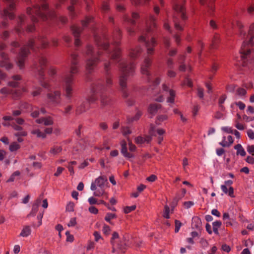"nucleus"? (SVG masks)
<instances>
[{"label": "nucleus", "instance_id": "obj_1", "mask_svg": "<svg viewBox=\"0 0 254 254\" xmlns=\"http://www.w3.org/2000/svg\"><path fill=\"white\" fill-rule=\"evenodd\" d=\"M121 32L118 28L114 30L112 38L103 33L101 36L94 35L95 40L99 50H104L106 54L115 62L119 63L121 74L119 76L120 90L124 98H127L128 94L127 91V81L129 76L133 74L135 69L134 63L121 59V49L118 47L120 44Z\"/></svg>", "mask_w": 254, "mask_h": 254}, {"label": "nucleus", "instance_id": "obj_2", "mask_svg": "<svg viewBox=\"0 0 254 254\" xmlns=\"http://www.w3.org/2000/svg\"><path fill=\"white\" fill-rule=\"evenodd\" d=\"M86 70L88 73H91L97 63L102 60L105 61L104 64V70L105 76V80H99L92 86V95L89 98V103H94L97 99L96 94L99 93H102L110 88L113 85L112 75L111 72V63L106 61L101 58L100 51H96L94 48L91 46H88L86 52Z\"/></svg>", "mask_w": 254, "mask_h": 254}, {"label": "nucleus", "instance_id": "obj_3", "mask_svg": "<svg viewBox=\"0 0 254 254\" xmlns=\"http://www.w3.org/2000/svg\"><path fill=\"white\" fill-rule=\"evenodd\" d=\"M156 27V19L153 16L151 15L149 21L147 22L146 30L142 32L138 39L140 42L145 43L147 54V56L145 58L143 63L141 65V72L142 74L146 76L148 82L151 83L154 86L159 84L160 80L159 78H154L149 71V68L151 64V59L149 56L153 54L154 47L156 45L157 42L153 37H151L149 40V36L148 35L153 33Z\"/></svg>", "mask_w": 254, "mask_h": 254}, {"label": "nucleus", "instance_id": "obj_4", "mask_svg": "<svg viewBox=\"0 0 254 254\" xmlns=\"http://www.w3.org/2000/svg\"><path fill=\"white\" fill-rule=\"evenodd\" d=\"M234 26L238 28L240 36L244 39L240 50L242 59H249L254 61V23L250 25L247 34L243 29L244 25L240 21H236Z\"/></svg>", "mask_w": 254, "mask_h": 254}, {"label": "nucleus", "instance_id": "obj_5", "mask_svg": "<svg viewBox=\"0 0 254 254\" xmlns=\"http://www.w3.org/2000/svg\"><path fill=\"white\" fill-rule=\"evenodd\" d=\"M27 13L34 23L37 22L39 18L45 21L49 18H54L56 16L55 12L48 7V0H35L33 7H28Z\"/></svg>", "mask_w": 254, "mask_h": 254}, {"label": "nucleus", "instance_id": "obj_6", "mask_svg": "<svg viewBox=\"0 0 254 254\" xmlns=\"http://www.w3.org/2000/svg\"><path fill=\"white\" fill-rule=\"evenodd\" d=\"M78 55L72 53L70 55L69 71L66 72L63 77V86L65 91V96L68 100V103L70 102L72 96L73 89L72 85L73 84V74L78 72L77 65L78 64Z\"/></svg>", "mask_w": 254, "mask_h": 254}, {"label": "nucleus", "instance_id": "obj_7", "mask_svg": "<svg viewBox=\"0 0 254 254\" xmlns=\"http://www.w3.org/2000/svg\"><path fill=\"white\" fill-rule=\"evenodd\" d=\"M49 45V42L46 38L40 36L35 39H30L28 43L20 49L19 53L17 64L20 69H22L24 65V58L30 53V50L36 52L40 47L45 48Z\"/></svg>", "mask_w": 254, "mask_h": 254}, {"label": "nucleus", "instance_id": "obj_8", "mask_svg": "<svg viewBox=\"0 0 254 254\" xmlns=\"http://www.w3.org/2000/svg\"><path fill=\"white\" fill-rule=\"evenodd\" d=\"M108 184L107 178L106 176H101L91 183L90 189L93 191L96 190L93 193L95 196L100 197L103 194H106L105 190L109 187Z\"/></svg>", "mask_w": 254, "mask_h": 254}, {"label": "nucleus", "instance_id": "obj_9", "mask_svg": "<svg viewBox=\"0 0 254 254\" xmlns=\"http://www.w3.org/2000/svg\"><path fill=\"white\" fill-rule=\"evenodd\" d=\"M38 62L34 64V68L40 76L41 85L45 89L49 90L50 89L49 83L44 80V73L47 65V60L43 55L40 54L38 58Z\"/></svg>", "mask_w": 254, "mask_h": 254}, {"label": "nucleus", "instance_id": "obj_10", "mask_svg": "<svg viewBox=\"0 0 254 254\" xmlns=\"http://www.w3.org/2000/svg\"><path fill=\"white\" fill-rule=\"evenodd\" d=\"M6 48V46L5 44H0V57L2 59L0 62V66L4 67L6 69L8 70L12 68V65L8 62V56L3 52Z\"/></svg>", "mask_w": 254, "mask_h": 254}, {"label": "nucleus", "instance_id": "obj_11", "mask_svg": "<svg viewBox=\"0 0 254 254\" xmlns=\"http://www.w3.org/2000/svg\"><path fill=\"white\" fill-rule=\"evenodd\" d=\"M8 4V7L4 9L2 16L3 18L9 17L10 19L14 18L13 10L15 8L16 0H5Z\"/></svg>", "mask_w": 254, "mask_h": 254}, {"label": "nucleus", "instance_id": "obj_12", "mask_svg": "<svg viewBox=\"0 0 254 254\" xmlns=\"http://www.w3.org/2000/svg\"><path fill=\"white\" fill-rule=\"evenodd\" d=\"M173 7L174 10L180 15L181 18L183 20H186L187 18L185 13V8L182 4L179 3L177 0H172Z\"/></svg>", "mask_w": 254, "mask_h": 254}, {"label": "nucleus", "instance_id": "obj_13", "mask_svg": "<svg viewBox=\"0 0 254 254\" xmlns=\"http://www.w3.org/2000/svg\"><path fill=\"white\" fill-rule=\"evenodd\" d=\"M73 35L75 37L74 44L76 47H78L80 45V41L78 38L79 35L82 31L80 27L76 26H72L71 28Z\"/></svg>", "mask_w": 254, "mask_h": 254}, {"label": "nucleus", "instance_id": "obj_14", "mask_svg": "<svg viewBox=\"0 0 254 254\" xmlns=\"http://www.w3.org/2000/svg\"><path fill=\"white\" fill-rule=\"evenodd\" d=\"M61 93L59 91H56L53 93L47 94V97L51 102L55 104H59L60 103Z\"/></svg>", "mask_w": 254, "mask_h": 254}, {"label": "nucleus", "instance_id": "obj_15", "mask_svg": "<svg viewBox=\"0 0 254 254\" xmlns=\"http://www.w3.org/2000/svg\"><path fill=\"white\" fill-rule=\"evenodd\" d=\"M163 92L168 93L170 96L167 98V101L168 103H173L174 102V98L175 97V92L173 90L170 89L165 84L162 85Z\"/></svg>", "mask_w": 254, "mask_h": 254}, {"label": "nucleus", "instance_id": "obj_16", "mask_svg": "<svg viewBox=\"0 0 254 254\" xmlns=\"http://www.w3.org/2000/svg\"><path fill=\"white\" fill-rule=\"evenodd\" d=\"M121 153L123 156L127 158H131L134 155L127 151V144L125 140H123L121 142Z\"/></svg>", "mask_w": 254, "mask_h": 254}, {"label": "nucleus", "instance_id": "obj_17", "mask_svg": "<svg viewBox=\"0 0 254 254\" xmlns=\"http://www.w3.org/2000/svg\"><path fill=\"white\" fill-rule=\"evenodd\" d=\"M25 16L24 15L20 16L17 20V25L15 29L17 34H19L24 31L23 28L21 26L25 23Z\"/></svg>", "mask_w": 254, "mask_h": 254}, {"label": "nucleus", "instance_id": "obj_18", "mask_svg": "<svg viewBox=\"0 0 254 254\" xmlns=\"http://www.w3.org/2000/svg\"><path fill=\"white\" fill-rule=\"evenodd\" d=\"M152 139L150 135H145V137L138 136L135 138V142L136 144L142 145L144 143H149Z\"/></svg>", "mask_w": 254, "mask_h": 254}, {"label": "nucleus", "instance_id": "obj_19", "mask_svg": "<svg viewBox=\"0 0 254 254\" xmlns=\"http://www.w3.org/2000/svg\"><path fill=\"white\" fill-rule=\"evenodd\" d=\"M36 122L38 124H43L45 126H51L54 124L53 119L50 116L37 119Z\"/></svg>", "mask_w": 254, "mask_h": 254}, {"label": "nucleus", "instance_id": "obj_20", "mask_svg": "<svg viewBox=\"0 0 254 254\" xmlns=\"http://www.w3.org/2000/svg\"><path fill=\"white\" fill-rule=\"evenodd\" d=\"M142 51V49L140 47H137L135 49H131L129 52V56L131 60L136 59Z\"/></svg>", "mask_w": 254, "mask_h": 254}, {"label": "nucleus", "instance_id": "obj_21", "mask_svg": "<svg viewBox=\"0 0 254 254\" xmlns=\"http://www.w3.org/2000/svg\"><path fill=\"white\" fill-rule=\"evenodd\" d=\"M12 80L8 82V86L12 87H17L19 86V81L21 80V77L19 75H13L11 77Z\"/></svg>", "mask_w": 254, "mask_h": 254}, {"label": "nucleus", "instance_id": "obj_22", "mask_svg": "<svg viewBox=\"0 0 254 254\" xmlns=\"http://www.w3.org/2000/svg\"><path fill=\"white\" fill-rule=\"evenodd\" d=\"M139 17V15L137 13L132 12V18L130 19L128 16L125 15L124 17V20L130 24V25H134L135 24V20Z\"/></svg>", "mask_w": 254, "mask_h": 254}, {"label": "nucleus", "instance_id": "obj_23", "mask_svg": "<svg viewBox=\"0 0 254 254\" xmlns=\"http://www.w3.org/2000/svg\"><path fill=\"white\" fill-rule=\"evenodd\" d=\"M161 105L156 103L151 104L148 109L149 114L154 116L157 112L158 110L161 108Z\"/></svg>", "mask_w": 254, "mask_h": 254}, {"label": "nucleus", "instance_id": "obj_24", "mask_svg": "<svg viewBox=\"0 0 254 254\" xmlns=\"http://www.w3.org/2000/svg\"><path fill=\"white\" fill-rule=\"evenodd\" d=\"M234 149L237 150L236 154L237 155H241V156H245L246 152L240 144H238L234 146Z\"/></svg>", "mask_w": 254, "mask_h": 254}, {"label": "nucleus", "instance_id": "obj_25", "mask_svg": "<svg viewBox=\"0 0 254 254\" xmlns=\"http://www.w3.org/2000/svg\"><path fill=\"white\" fill-rule=\"evenodd\" d=\"M41 91V88L33 85L31 88V94L33 97H36L39 95Z\"/></svg>", "mask_w": 254, "mask_h": 254}, {"label": "nucleus", "instance_id": "obj_26", "mask_svg": "<svg viewBox=\"0 0 254 254\" xmlns=\"http://www.w3.org/2000/svg\"><path fill=\"white\" fill-rule=\"evenodd\" d=\"M31 228L29 226H25L21 231L20 236L23 237H26L31 234Z\"/></svg>", "mask_w": 254, "mask_h": 254}, {"label": "nucleus", "instance_id": "obj_27", "mask_svg": "<svg viewBox=\"0 0 254 254\" xmlns=\"http://www.w3.org/2000/svg\"><path fill=\"white\" fill-rule=\"evenodd\" d=\"M222 225V223L220 221H216L212 223V226H213V231L214 233L218 235V228L220 227V226Z\"/></svg>", "mask_w": 254, "mask_h": 254}, {"label": "nucleus", "instance_id": "obj_28", "mask_svg": "<svg viewBox=\"0 0 254 254\" xmlns=\"http://www.w3.org/2000/svg\"><path fill=\"white\" fill-rule=\"evenodd\" d=\"M219 42V36L217 34H215L212 41L211 44L210 45L211 48L215 49Z\"/></svg>", "mask_w": 254, "mask_h": 254}, {"label": "nucleus", "instance_id": "obj_29", "mask_svg": "<svg viewBox=\"0 0 254 254\" xmlns=\"http://www.w3.org/2000/svg\"><path fill=\"white\" fill-rule=\"evenodd\" d=\"M31 133L33 134L36 135L38 137L45 138L46 137V135L45 133L41 132L39 129H38L32 130Z\"/></svg>", "mask_w": 254, "mask_h": 254}, {"label": "nucleus", "instance_id": "obj_30", "mask_svg": "<svg viewBox=\"0 0 254 254\" xmlns=\"http://www.w3.org/2000/svg\"><path fill=\"white\" fill-rule=\"evenodd\" d=\"M100 100L101 106L102 107L105 106L106 105H108L109 102V99H108V97L106 95L104 94L101 95Z\"/></svg>", "mask_w": 254, "mask_h": 254}, {"label": "nucleus", "instance_id": "obj_31", "mask_svg": "<svg viewBox=\"0 0 254 254\" xmlns=\"http://www.w3.org/2000/svg\"><path fill=\"white\" fill-rule=\"evenodd\" d=\"M174 22L175 24V27L176 30L178 31H182L183 30V26L179 22L178 19L177 17H174Z\"/></svg>", "mask_w": 254, "mask_h": 254}, {"label": "nucleus", "instance_id": "obj_32", "mask_svg": "<svg viewBox=\"0 0 254 254\" xmlns=\"http://www.w3.org/2000/svg\"><path fill=\"white\" fill-rule=\"evenodd\" d=\"M62 148L60 146H54L50 150V153L53 155H56L61 152Z\"/></svg>", "mask_w": 254, "mask_h": 254}, {"label": "nucleus", "instance_id": "obj_33", "mask_svg": "<svg viewBox=\"0 0 254 254\" xmlns=\"http://www.w3.org/2000/svg\"><path fill=\"white\" fill-rule=\"evenodd\" d=\"M78 3L77 0H71L70 4L71 5L68 6V9L71 13L73 14L74 10V5H76Z\"/></svg>", "mask_w": 254, "mask_h": 254}, {"label": "nucleus", "instance_id": "obj_34", "mask_svg": "<svg viewBox=\"0 0 254 254\" xmlns=\"http://www.w3.org/2000/svg\"><path fill=\"white\" fill-rule=\"evenodd\" d=\"M20 148V145L16 142L12 143L9 146V150L13 152L18 150Z\"/></svg>", "mask_w": 254, "mask_h": 254}, {"label": "nucleus", "instance_id": "obj_35", "mask_svg": "<svg viewBox=\"0 0 254 254\" xmlns=\"http://www.w3.org/2000/svg\"><path fill=\"white\" fill-rule=\"evenodd\" d=\"M117 249H119L122 252H124V250L126 248V244L124 242H121L120 243H116Z\"/></svg>", "mask_w": 254, "mask_h": 254}, {"label": "nucleus", "instance_id": "obj_36", "mask_svg": "<svg viewBox=\"0 0 254 254\" xmlns=\"http://www.w3.org/2000/svg\"><path fill=\"white\" fill-rule=\"evenodd\" d=\"M226 99V96L225 95H223L220 97V98L219 99L218 103L219 104V106L221 108V110H224V107L222 105V104L224 102Z\"/></svg>", "mask_w": 254, "mask_h": 254}, {"label": "nucleus", "instance_id": "obj_37", "mask_svg": "<svg viewBox=\"0 0 254 254\" xmlns=\"http://www.w3.org/2000/svg\"><path fill=\"white\" fill-rule=\"evenodd\" d=\"M207 7L208 8V12L209 13L210 15H211L212 12L214 10V7L213 5L212 2H209V3H206Z\"/></svg>", "mask_w": 254, "mask_h": 254}, {"label": "nucleus", "instance_id": "obj_38", "mask_svg": "<svg viewBox=\"0 0 254 254\" xmlns=\"http://www.w3.org/2000/svg\"><path fill=\"white\" fill-rule=\"evenodd\" d=\"M119 238V234L117 232H114L112 235V237L111 240V244H116V240Z\"/></svg>", "mask_w": 254, "mask_h": 254}, {"label": "nucleus", "instance_id": "obj_39", "mask_svg": "<svg viewBox=\"0 0 254 254\" xmlns=\"http://www.w3.org/2000/svg\"><path fill=\"white\" fill-rule=\"evenodd\" d=\"M116 216L115 214L108 213L106 214L105 219L108 222H110V220L116 218Z\"/></svg>", "mask_w": 254, "mask_h": 254}, {"label": "nucleus", "instance_id": "obj_40", "mask_svg": "<svg viewBox=\"0 0 254 254\" xmlns=\"http://www.w3.org/2000/svg\"><path fill=\"white\" fill-rule=\"evenodd\" d=\"M168 119V117L166 115H160L157 117V120L156 121L157 124H160V122H163L166 120Z\"/></svg>", "mask_w": 254, "mask_h": 254}, {"label": "nucleus", "instance_id": "obj_41", "mask_svg": "<svg viewBox=\"0 0 254 254\" xmlns=\"http://www.w3.org/2000/svg\"><path fill=\"white\" fill-rule=\"evenodd\" d=\"M101 9L103 12H107L110 9L109 4L107 2H103Z\"/></svg>", "mask_w": 254, "mask_h": 254}, {"label": "nucleus", "instance_id": "obj_42", "mask_svg": "<svg viewBox=\"0 0 254 254\" xmlns=\"http://www.w3.org/2000/svg\"><path fill=\"white\" fill-rule=\"evenodd\" d=\"M123 134L126 136L131 133V131L128 127H123L122 129Z\"/></svg>", "mask_w": 254, "mask_h": 254}, {"label": "nucleus", "instance_id": "obj_43", "mask_svg": "<svg viewBox=\"0 0 254 254\" xmlns=\"http://www.w3.org/2000/svg\"><path fill=\"white\" fill-rule=\"evenodd\" d=\"M20 175V172L18 171L14 172L10 176L9 179L7 181V182H13L15 180L16 176H18Z\"/></svg>", "mask_w": 254, "mask_h": 254}, {"label": "nucleus", "instance_id": "obj_44", "mask_svg": "<svg viewBox=\"0 0 254 254\" xmlns=\"http://www.w3.org/2000/svg\"><path fill=\"white\" fill-rule=\"evenodd\" d=\"M86 109L85 104H82L80 106L77 108L76 113L77 114H81L82 112H85Z\"/></svg>", "mask_w": 254, "mask_h": 254}, {"label": "nucleus", "instance_id": "obj_45", "mask_svg": "<svg viewBox=\"0 0 254 254\" xmlns=\"http://www.w3.org/2000/svg\"><path fill=\"white\" fill-rule=\"evenodd\" d=\"M135 208H136L135 205H132L130 206H126L124 208V212L125 213H128L130 212L131 211L135 210Z\"/></svg>", "mask_w": 254, "mask_h": 254}, {"label": "nucleus", "instance_id": "obj_46", "mask_svg": "<svg viewBox=\"0 0 254 254\" xmlns=\"http://www.w3.org/2000/svg\"><path fill=\"white\" fill-rule=\"evenodd\" d=\"M175 233H178L179 231V230L182 226V223L177 220H176L175 221Z\"/></svg>", "mask_w": 254, "mask_h": 254}, {"label": "nucleus", "instance_id": "obj_47", "mask_svg": "<svg viewBox=\"0 0 254 254\" xmlns=\"http://www.w3.org/2000/svg\"><path fill=\"white\" fill-rule=\"evenodd\" d=\"M74 204L72 202H69L66 207V210L69 212H72L74 210Z\"/></svg>", "mask_w": 254, "mask_h": 254}, {"label": "nucleus", "instance_id": "obj_48", "mask_svg": "<svg viewBox=\"0 0 254 254\" xmlns=\"http://www.w3.org/2000/svg\"><path fill=\"white\" fill-rule=\"evenodd\" d=\"M91 17H87L85 20L82 21V25L83 27H85L87 24L92 21Z\"/></svg>", "mask_w": 254, "mask_h": 254}, {"label": "nucleus", "instance_id": "obj_49", "mask_svg": "<svg viewBox=\"0 0 254 254\" xmlns=\"http://www.w3.org/2000/svg\"><path fill=\"white\" fill-rule=\"evenodd\" d=\"M39 113V109L36 108L35 110L32 109L31 115L33 118H37L38 117Z\"/></svg>", "mask_w": 254, "mask_h": 254}, {"label": "nucleus", "instance_id": "obj_50", "mask_svg": "<svg viewBox=\"0 0 254 254\" xmlns=\"http://www.w3.org/2000/svg\"><path fill=\"white\" fill-rule=\"evenodd\" d=\"M38 209V207H37V204H33L32 206L31 211L29 215L34 216L36 213L37 212Z\"/></svg>", "mask_w": 254, "mask_h": 254}, {"label": "nucleus", "instance_id": "obj_51", "mask_svg": "<svg viewBox=\"0 0 254 254\" xmlns=\"http://www.w3.org/2000/svg\"><path fill=\"white\" fill-rule=\"evenodd\" d=\"M127 139L128 141L129 150L131 152L135 151L136 148V146L132 143L128 138Z\"/></svg>", "mask_w": 254, "mask_h": 254}, {"label": "nucleus", "instance_id": "obj_52", "mask_svg": "<svg viewBox=\"0 0 254 254\" xmlns=\"http://www.w3.org/2000/svg\"><path fill=\"white\" fill-rule=\"evenodd\" d=\"M246 92V90L244 88H239L237 90V94L240 96L245 95Z\"/></svg>", "mask_w": 254, "mask_h": 254}, {"label": "nucleus", "instance_id": "obj_53", "mask_svg": "<svg viewBox=\"0 0 254 254\" xmlns=\"http://www.w3.org/2000/svg\"><path fill=\"white\" fill-rule=\"evenodd\" d=\"M111 231L110 228L109 226L105 225L103 227V232L104 234L108 235Z\"/></svg>", "mask_w": 254, "mask_h": 254}, {"label": "nucleus", "instance_id": "obj_54", "mask_svg": "<svg viewBox=\"0 0 254 254\" xmlns=\"http://www.w3.org/2000/svg\"><path fill=\"white\" fill-rule=\"evenodd\" d=\"M221 129L228 133H233V130L231 127H223L221 128Z\"/></svg>", "mask_w": 254, "mask_h": 254}, {"label": "nucleus", "instance_id": "obj_55", "mask_svg": "<svg viewBox=\"0 0 254 254\" xmlns=\"http://www.w3.org/2000/svg\"><path fill=\"white\" fill-rule=\"evenodd\" d=\"M247 150L250 154L254 155V145H248Z\"/></svg>", "mask_w": 254, "mask_h": 254}, {"label": "nucleus", "instance_id": "obj_56", "mask_svg": "<svg viewBox=\"0 0 254 254\" xmlns=\"http://www.w3.org/2000/svg\"><path fill=\"white\" fill-rule=\"evenodd\" d=\"M194 202L193 201H185L184 202V205L185 206V207L188 209L189 208H190V207H191L192 206H193L194 205Z\"/></svg>", "mask_w": 254, "mask_h": 254}, {"label": "nucleus", "instance_id": "obj_57", "mask_svg": "<svg viewBox=\"0 0 254 254\" xmlns=\"http://www.w3.org/2000/svg\"><path fill=\"white\" fill-rule=\"evenodd\" d=\"M197 95L200 99L203 98V89L202 88L198 87L197 88Z\"/></svg>", "mask_w": 254, "mask_h": 254}, {"label": "nucleus", "instance_id": "obj_58", "mask_svg": "<svg viewBox=\"0 0 254 254\" xmlns=\"http://www.w3.org/2000/svg\"><path fill=\"white\" fill-rule=\"evenodd\" d=\"M226 137H223V140L219 143V144L223 147H229L230 146V144H228V142L225 140Z\"/></svg>", "mask_w": 254, "mask_h": 254}, {"label": "nucleus", "instance_id": "obj_59", "mask_svg": "<svg viewBox=\"0 0 254 254\" xmlns=\"http://www.w3.org/2000/svg\"><path fill=\"white\" fill-rule=\"evenodd\" d=\"M64 168L61 167H59L57 168V172L54 174V176L56 177H58L60 175V174L62 173V172L64 170Z\"/></svg>", "mask_w": 254, "mask_h": 254}, {"label": "nucleus", "instance_id": "obj_60", "mask_svg": "<svg viewBox=\"0 0 254 254\" xmlns=\"http://www.w3.org/2000/svg\"><path fill=\"white\" fill-rule=\"evenodd\" d=\"M235 86L234 84L228 85L226 87V89L230 92H233L235 91Z\"/></svg>", "mask_w": 254, "mask_h": 254}, {"label": "nucleus", "instance_id": "obj_61", "mask_svg": "<svg viewBox=\"0 0 254 254\" xmlns=\"http://www.w3.org/2000/svg\"><path fill=\"white\" fill-rule=\"evenodd\" d=\"M247 135L251 139H254V132L253 130L250 129L247 131Z\"/></svg>", "mask_w": 254, "mask_h": 254}, {"label": "nucleus", "instance_id": "obj_62", "mask_svg": "<svg viewBox=\"0 0 254 254\" xmlns=\"http://www.w3.org/2000/svg\"><path fill=\"white\" fill-rule=\"evenodd\" d=\"M209 25L213 29H216L218 27L216 22L212 19L210 21Z\"/></svg>", "mask_w": 254, "mask_h": 254}, {"label": "nucleus", "instance_id": "obj_63", "mask_svg": "<svg viewBox=\"0 0 254 254\" xmlns=\"http://www.w3.org/2000/svg\"><path fill=\"white\" fill-rule=\"evenodd\" d=\"M167 64L168 68H169L170 69L173 68L174 65V62L173 61V60L171 59H168L167 62Z\"/></svg>", "mask_w": 254, "mask_h": 254}, {"label": "nucleus", "instance_id": "obj_64", "mask_svg": "<svg viewBox=\"0 0 254 254\" xmlns=\"http://www.w3.org/2000/svg\"><path fill=\"white\" fill-rule=\"evenodd\" d=\"M89 203L91 205H93V204H96L97 203V199L94 198V197H90L88 198V200Z\"/></svg>", "mask_w": 254, "mask_h": 254}]
</instances>
